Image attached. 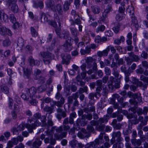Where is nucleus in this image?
<instances>
[{
    "mask_svg": "<svg viewBox=\"0 0 148 148\" xmlns=\"http://www.w3.org/2000/svg\"><path fill=\"white\" fill-rule=\"evenodd\" d=\"M63 128L64 131H67L69 129L70 127L68 125H64L56 129L57 133L55 134L54 136L57 140H61L66 136L67 132H63Z\"/></svg>",
    "mask_w": 148,
    "mask_h": 148,
    "instance_id": "1",
    "label": "nucleus"
},
{
    "mask_svg": "<svg viewBox=\"0 0 148 148\" xmlns=\"http://www.w3.org/2000/svg\"><path fill=\"white\" fill-rule=\"evenodd\" d=\"M37 92V89L34 86L29 88H26L25 90V93L21 95V97L24 100L28 101L29 97L32 99Z\"/></svg>",
    "mask_w": 148,
    "mask_h": 148,
    "instance_id": "2",
    "label": "nucleus"
},
{
    "mask_svg": "<svg viewBox=\"0 0 148 148\" xmlns=\"http://www.w3.org/2000/svg\"><path fill=\"white\" fill-rule=\"evenodd\" d=\"M93 57L90 56L87 57L85 59V62L87 64V68L90 69L92 66L93 69L96 70L97 69V64L95 62L97 59L95 58V56Z\"/></svg>",
    "mask_w": 148,
    "mask_h": 148,
    "instance_id": "3",
    "label": "nucleus"
},
{
    "mask_svg": "<svg viewBox=\"0 0 148 148\" xmlns=\"http://www.w3.org/2000/svg\"><path fill=\"white\" fill-rule=\"evenodd\" d=\"M41 55L43 58V61L45 64H50L51 60L53 58L54 56L53 54L48 52H41Z\"/></svg>",
    "mask_w": 148,
    "mask_h": 148,
    "instance_id": "4",
    "label": "nucleus"
},
{
    "mask_svg": "<svg viewBox=\"0 0 148 148\" xmlns=\"http://www.w3.org/2000/svg\"><path fill=\"white\" fill-rule=\"evenodd\" d=\"M129 56L125 57L126 62L128 65H130L133 61H137L139 59L138 56L135 55L132 52L128 53Z\"/></svg>",
    "mask_w": 148,
    "mask_h": 148,
    "instance_id": "5",
    "label": "nucleus"
},
{
    "mask_svg": "<svg viewBox=\"0 0 148 148\" xmlns=\"http://www.w3.org/2000/svg\"><path fill=\"white\" fill-rule=\"evenodd\" d=\"M71 39V37H69L68 39L66 40L65 43L63 45L64 49L66 52H69L72 49Z\"/></svg>",
    "mask_w": 148,
    "mask_h": 148,
    "instance_id": "6",
    "label": "nucleus"
},
{
    "mask_svg": "<svg viewBox=\"0 0 148 148\" xmlns=\"http://www.w3.org/2000/svg\"><path fill=\"white\" fill-rule=\"evenodd\" d=\"M40 124V122L38 120H36L34 122V124H32V125L29 124L26 125V127L28 129V130L30 133L33 132V129L35 128L36 127L39 126Z\"/></svg>",
    "mask_w": 148,
    "mask_h": 148,
    "instance_id": "7",
    "label": "nucleus"
},
{
    "mask_svg": "<svg viewBox=\"0 0 148 148\" xmlns=\"http://www.w3.org/2000/svg\"><path fill=\"white\" fill-rule=\"evenodd\" d=\"M121 132H114L112 134V138L111 140V142L112 144H113L115 142V138H117L116 140L118 142L120 141L121 140Z\"/></svg>",
    "mask_w": 148,
    "mask_h": 148,
    "instance_id": "8",
    "label": "nucleus"
},
{
    "mask_svg": "<svg viewBox=\"0 0 148 148\" xmlns=\"http://www.w3.org/2000/svg\"><path fill=\"white\" fill-rule=\"evenodd\" d=\"M100 144L99 140L98 139H96L94 141L87 143L85 145V148L93 147L95 148L97 147L98 145Z\"/></svg>",
    "mask_w": 148,
    "mask_h": 148,
    "instance_id": "9",
    "label": "nucleus"
},
{
    "mask_svg": "<svg viewBox=\"0 0 148 148\" xmlns=\"http://www.w3.org/2000/svg\"><path fill=\"white\" fill-rule=\"evenodd\" d=\"M28 61L29 65L32 66H38L40 63V61L37 60H35L32 56H30L29 58Z\"/></svg>",
    "mask_w": 148,
    "mask_h": 148,
    "instance_id": "10",
    "label": "nucleus"
},
{
    "mask_svg": "<svg viewBox=\"0 0 148 148\" xmlns=\"http://www.w3.org/2000/svg\"><path fill=\"white\" fill-rule=\"evenodd\" d=\"M24 45V40L22 38H18L17 42V49L18 51H21Z\"/></svg>",
    "mask_w": 148,
    "mask_h": 148,
    "instance_id": "11",
    "label": "nucleus"
},
{
    "mask_svg": "<svg viewBox=\"0 0 148 148\" xmlns=\"http://www.w3.org/2000/svg\"><path fill=\"white\" fill-rule=\"evenodd\" d=\"M46 5L47 7L50 8L54 12L56 11V9L54 1L52 0H49L47 2Z\"/></svg>",
    "mask_w": 148,
    "mask_h": 148,
    "instance_id": "12",
    "label": "nucleus"
},
{
    "mask_svg": "<svg viewBox=\"0 0 148 148\" xmlns=\"http://www.w3.org/2000/svg\"><path fill=\"white\" fill-rule=\"evenodd\" d=\"M107 40V38L105 37H101L99 35L97 36L95 38V41L96 43H99L101 42H104Z\"/></svg>",
    "mask_w": 148,
    "mask_h": 148,
    "instance_id": "13",
    "label": "nucleus"
},
{
    "mask_svg": "<svg viewBox=\"0 0 148 148\" xmlns=\"http://www.w3.org/2000/svg\"><path fill=\"white\" fill-rule=\"evenodd\" d=\"M114 82V78L112 76H111L109 78V80L107 84L110 90H112L114 87L113 84Z\"/></svg>",
    "mask_w": 148,
    "mask_h": 148,
    "instance_id": "14",
    "label": "nucleus"
},
{
    "mask_svg": "<svg viewBox=\"0 0 148 148\" xmlns=\"http://www.w3.org/2000/svg\"><path fill=\"white\" fill-rule=\"evenodd\" d=\"M53 104L58 107H62L64 103L65 100L64 97H61L60 101L57 102L52 101Z\"/></svg>",
    "mask_w": 148,
    "mask_h": 148,
    "instance_id": "15",
    "label": "nucleus"
},
{
    "mask_svg": "<svg viewBox=\"0 0 148 148\" xmlns=\"http://www.w3.org/2000/svg\"><path fill=\"white\" fill-rule=\"evenodd\" d=\"M109 119V116L108 115H106L104 116L103 118H100L97 121L98 125L99 124H101L105 122H107L108 119Z\"/></svg>",
    "mask_w": 148,
    "mask_h": 148,
    "instance_id": "16",
    "label": "nucleus"
},
{
    "mask_svg": "<svg viewBox=\"0 0 148 148\" xmlns=\"http://www.w3.org/2000/svg\"><path fill=\"white\" fill-rule=\"evenodd\" d=\"M46 133L47 136H49L50 137V143L52 145H54L56 143V140L53 138L52 132H51L49 130H48L46 132Z\"/></svg>",
    "mask_w": 148,
    "mask_h": 148,
    "instance_id": "17",
    "label": "nucleus"
},
{
    "mask_svg": "<svg viewBox=\"0 0 148 148\" xmlns=\"http://www.w3.org/2000/svg\"><path fill=\"white\" fill-rule=\"evenodd\" d=\"M112 74L115 78L118 79H120L122 77L121 75H119V71L116 68H114L113 69Z\"/></svg>",
    "mask_w": 148,
    "mask_h": 148,
    "instance_id": "18",
    "label": "nucleus"
},
{
    "mask_svg": "<svg viewBox=\"0 0 148 148\" xmlns=\"http://www.w3.org/2000/svg\"><path fill=\"white\" fill-rule=\"evenodd\" d=\"M0 20L6 22L8 20V15L3 11H0Z\"/></svg>",
    "mask_w": 148,
    "mask_h": 148,
    "instance_id": "19",
    "label": "nucleus"
},
{
    "mask_svg": "<svg viewBox=\"0 0 148 148\" xmlns=\"http://www.w3.org/2000/svg\"><path fill=\"white\" fill-rule=\"evenodd\" d=\"M112 10L111 6L108 5L106 9L104 10L102 16L104 18H106L108 14Z\"/></svg>",
    "mask_w": 148,
    "mask_h": 148,
    "instance_id": "20",
    "label": "nucleus"
},
{
    "mask_svg": "<svg viewBox=\"0 0 148 148\" xmlns=\"http://www.w3.org/2000/svg\"><path fill=\"white\" fill-rule=\"evenodd\" d=\"M131 18L132 22V25L134 26L137 29L139 27L137 20L136 19L135 17L133 16V15L131 17Z\"/></svg>",
    "mask_w": 148,
    "mask_h": 148,
    "instance_id": "21",
    "label": "nucleus"
},
{
    "mask_svg": "<svg viewBox=\"0 0 148 148\" xmlns=\"http://www.w3.org/2000/svg\"><path fill=\"white\" fill-rule=\"evenodd\" d=\"M70 29L71 34L74 37H76L79 35V33L75 27H70Z\"/></svg>",
    "mask_w": 148,
    "mask_h": 148,
    "instance_id": "22",
    "label": "nucleus"
},
{
    "mask_svg": "<svg viewBox=\"0 0 148 148\" xmlns=\"http://www.w3.org/2000/svg\"><path fill=\"white\" fill-rule=\"evenodd\" d=\"M130 93L131 94V95H132V97L134 98V99L130 100V103L134 105L137 104L138 103V102L136 101L135 100L136 99L138 98L139 96L136 94H134L132 95V93L131 92H130Z\"/></svg>",
    "mask_w": 148,
    "mask_h": 148,
    "instance_id": "23",
    "label": "nucleus"
},
{
    "mask_svg": "<svg viewBox=\"0 0 148 148\" xmlns=\"http://www.w3.org/2000/svg\"><path fill=\"white\" fill-rule=\"evenodd\" d=\"M133 82L135 84H137L139 86H143L145 88H146L147 86L146 85H143L142 82L138 81V80L135 77H132Z\"/></svg>",
    "mask_w": 148,
    "mask_h": 148,
    "instance_id": "24",
    "label": "nucleus"
},
{
    "mask_svg": "<svg viewBox=\"0 0 148 148\" xmlns=\"http://www.w3.org/2000/svg\"><path fill=\"white\" fill-rule=\"evenodd\" d=\"M59 37L62 38L66 39V40L68 39L69 37H70L69 36V32L66 31H63L60 36H59Z\"/></svg>",
    "mask_w": 148,
    "mask_h": 148,
    "instance_id": "25",
    "label": "nucleus"
},
{
    "mask_svg": "<svg viewBox=\"0 0 148 148\" xmlns=\"http://www.w3.org/2000/svg\"><path fill=\"white\" fill-rule=\"evenodd\" d=\"M24 75L27 77V78H29V76L32 73V70L28 69L27 68H23Z\"/></svg>",
    "mask_w": 148,
    "mask_h": 148,
    "instance_id": "26",
    "label": "nucleus"
},
{
    "mask_svg": "<svg viewBox=\"0 0 148 148\" xmlns=\"http://www.w3.org/2000/svg\"><path fill=\"white\" fill-rule=\"evenodd\" d=\"M125 16V14L124 13H118L116 17V20L118 21H120L124 19Z\"/></svg>",
    "mask_w": 148,
    "mask_h": 148,
    "instance_id": "27",
    "label": "nucleus"
},
{
    "mask_svg": "<svg viewBox=\"0 0 148 148\" xmlns=\"http://www.w3.org/2000/svg\"><path fill=\"white\" fill-rule=\"evenodd\" d=\"M91 8L92 12L94 14H97L100 12V9L97 6H92Z\"/></svg>",
    "mask_w": 148,
    "mask_h": 148,
    "instance_id": "28",
    "label": "nucleus"
},
{
    "mask_svg": "<svg viewBox=\"0 0 148 148\" xmlns=\"http://www.w3.org/2000/svg\"><path fill=\"white\" fill-rule=\"evenodd\" d=\"M11 43V41L9 38H7L3 40L2 44L3 47H8L10 45Z\"/></svg>",
    "mask_w": 148,
    "mask_h": 148,
    "instance_id": "29",
    "label": "nucleus"
},
{
    "mask_svg": "<svg viewBox=\"0 0 148 148\" xmlns=\"http://www.w3.org/2000/svg\"><path fill=\"white\" fill-rule=\"evenodd\" d=\"M105 26L103 25H99L96 29V32L97 33H99L100 32H103L105 29Z\"/></svg>",
    "mask_w": 148,
    "mask_h": 148,
    "instance_id": "30",
    "label": "nucleus"
},
{
    "mask_svg": "<svg viewBox=\"0 0 148 148\" xmlns=\"http://www.w3.org/2000/svg\"><path fill=\"white\" fill-rule=\"evenodd\" d=\"M48 18L45 13L42 12L41 14V22L42 23H45L47 22Z\"/></svg>",
    "mask_w": 148,
    "mask_h": 148,
    "instance_id": "31",
    "label": "nucleus"
},
{
    "mask_svg": "<svg viewBox=\"0 0 148 148\" xmlns=\"http://www.w3.org/2000/svg\"><path fill=\"white\" fill-rule=\"evenodd\" d=\"M11 10L14 13H17L18 11V6L15 3H13L12 5Z\"/></svg>",
    "mask_w": 148,
    "mask_h": 148,
    "instance_id": "32",
    "label": "nucleus"
},
{
    "mask_svg": "<svg viewBox=\"0 0 148 148\" xmlns=\"http://www.w3.org/2000/svg\"><path fill=\"white\" fill-rule=\"evenodd\" d=\"M70 3L68 1H65L63 5V9L64 11H68L69 9V6L70 5Z\"/></svg>",
    "mask_w": 148,
    "mask_h": 148,
    "instance_id": "33",
    "label": "nucleus"
},
{
    "mask_svg": "<svg viewBox=\"0 0 148 148\" xmlns=\"http://www.w3.org/2000/svg\"><path fill=\"white\" fill-rule=\"evenodd\" d=\"M42 141L39 140V138H37L36 140L33 143V146L35 148H38V146H40L42 144Z\"/></svg>",
    "mask_w": 148,
    "mask_h": 148,
    "instance_id": "34",
    "label": "nucleus"
},
{
    "mask_svg": "<svg viewBox=\"0 0 148 148\" xmlns=\"http://www.w3.org/2000/svg\"><path fill=\"white\" fill-rule=\"evenodd\" d=\"M1 90L2 92L5 94H8L10 92L9 88L7 86L5 85H3L1 86Z\"/></svg>",
    "mask_w": 148,
    "mask_h": 148,
    "instance_id": "35",
    "label": "nucleus"
},
{
    "mask_svg": "<svg viewBox=\"0 0 148 148\" xmlns=\"http://www.w3.org/2000/svg\"><path fill=\"white\" fill-rule=\"evenodd\" d=\"M120 26V23H118L114 27H113L112 29L115 33H117L119 32Z\"/></svg>",
    "mask_w": 148,
    "mask_h": 148,
    "instance_id": "36",
    "label": "nucleus"
},
{
    "mask_svg": "<svg viewBox=\"0 0 148 148\" xmlns=\"http://www.w3.org/2000/svg\"><path fill=\"white\" fill-rule=\"evenodd\" d=\"M56 10L58 11L59 14H62L63 10L62 9V5L60 4H58L56 6Z\"/></svg>",
    "mask_w": 148,
    "mask_h": 148,
    "instance_id": "37",
    "label": "nucleus"
},
{
    "mask_svg": "<svg viewBox=\"0 0 148 148\" xmlns=\"http://www.w3.org/2000/svg\"><path fill=\"white\" fill-rule=\"evenodd\" d=\"M127 11L130 15L132 14V15H133V14L134 13V8L132 6H129L128 8L127 9Z\"/></svg>",
    "mask_w": 148,
    "mask_h": 148,
    "instance_id": "38",
    "label": "nucleus"
},
{
    "mask_svg": "<svg viewBox=\"0 0 148 148\" xmlns=\"http://www.w3.org/2000/svg\"><path fill=\"white\" fill-rule=\"evenodd\" d=\"M41 121L42 123V125L43 126H46L47 125L46 123V117L45 116H42L41 117Z\"/></svg>",
    "mask_w": 148,
    "mask_h": 148,
    "instance_id": "39",
    "label": "nucleus"
},
{
    "mask_svg": "<svg viewBox=\"0 0 148 148\" xmlns=\"http://www.w3.org/2000/svg\"><path fill=\"white\" fill-rule=\"evenodd\" d=\"M6 28L1 26L0 25V34L1 35H4L6 34Z\"/></svg>",
    "mask_w": 148,
    "mask_h": 148,
    "instance_id": "40",
    "label": "nucleus"
},
{
    "mask_svg": "<svg viewBox=\"0 0 148 148\" xmlns=\"http://www.w3.org/2000/svg\"><path fill=\"white\" fill-rule=\"evenodd\" d=\"M43 110L45 112H48L50 114L53 112V109L50 107L47 106L44 108Z\"/></svg>",
    "mask_w": 148,
    "mask_h": 148,
    "instance_id": "41",
    "label": "nucleus"
},
{
    "mask_svg": "<svg viewBox=\"0 0 148 148\" xmlns=\"http://www.w3.org/2000/svg\"><path fill=\"white\" fill-rule=\"evenodd\" d=\"M34 6L36 8L39 7L41 9L43 8L44 5L42 2V1H40L38 3V4H37L35 2H34Z\"/></svg>",
    "mask_w": 148,
    "mask_h": 148,
    "instance_id": "42",
    "label": "nucleus"
},
{
    "mask_svg": "<svg viewBox=\"0 0 148 148\" xmlns=\"http://www.w3.org/2000/svg\"><path fill=\"white\" fill-rule=\"evenodd\" d=\"M42 73V71L39 69H36L34 71V75L35 76V79H38V75H40Z\"/></svg>",
    "mask_w": 148,
    "mask_h": 148,
    "instance_id": "43",
    "label": "nucleus"
},
{
    "mask_svg": "<svg viewBox=\"0 0 148 148\" xmlns=\"http://www.w3.org/2000/svg\"><path fill=\"white\" fill-rule=\"evenodd\" d=\"M57 111L58 114L56 115V117L58 119V120H60L62 117L61 116L60 114H61V113L62 112V110L60 108H58L57 109Z\"/></svg>",
    "mask_w": 148,
    "mask_h": 148,
    "instance_id": "44",
    "label": "nucleus"
},
{
    "mask_svg": "<svg viewBox=\"0 0 148 148\" xmlns=\"http://www.w3.org/2000/svg\"><path fill=\"white\" fill-rule=\"evenodd\" d=\"M82 118L83 119H88V120H91L92 118V116L91 114H89L87 115H83L82 116Z\"/></svg>",
    "mask_w": 148,
    "mask_h": 148,
    "instance_id": "45",
    "label": "nucleus"
},
{
    "mask_svg": "<svg viewBox=\"0 0 148 148\" xmlns=\"http://www.w3.org/2000/svg\"><path fill=\"white\" fill-rule=\"evenodd\" d=\"M7 72L8 74L10 77V80L11 79V78L12 77L14 76V75H13L14 73L13 72L12 70L11 69H8L7 70Z\"/></svg>",
    "mask_w": 148,
    "mask_h": 148,
    "instance_id": "46",
    "label": "nucleus"
},
{
    "mask_svg": "<svg viewBox=\"0 0 148 148\" xmlns=\"http://www.w3.org/2000/svg\"><path fill=\"white\" fill-rule=\"evenodd\" d=\"M20 130L18 128L14 127L12 130V132L13 133L14 135H18Z\"/></svg>",
    "mask_w": 148,
    "mask_h": 148,
    "instance_id": "47",
    "label": "nucleus"
},
{
    "mask_svg": "<svg viewBox=\"0 0 148 148\" xmlns=\"http://www.w3.org/2000/svg\"><path fill=\"white\" fill-rule=\"evenodd\" d=\"M140 79L147 84L148 82V77H146L143 75H142L140 77Z\"/></svg>",
    "mask_w": 148,
    "mask_h": 148,
    "instance_id": "48",
    "label": "nucleus"
},
{
    "mask_svg": "<svg viewBox=\"0 0 148 148\" xmlns=\"http://www.w3.org/2000/svg\"><path fill=\"white\" fill-rule=\"evenodd\" d=\"M97 95H100L99 93H95V94L94 93H91L89 94L88 98L90 99H94V97H97Z\"/></svg>",
    "mask_w": 148,
    "mask_h": 148,
    "instance_id": "49",
    "label": "nucleus"
},
{
    "mask_svg": "<svg viewBox=\"0 0 148 148\" xmlns=\"http://www.w3.org/2000/svg\"><path fill=\"white\" fill-rule=\"evenodd\" d=\"M31 31L32 36L36 37L38 35V33L33 27H31Z\"/></svg>",
    "mask_w": 148,
    "mask_h": 148,
    "instance_id": "50",
    "label": "nucleus"
},
{
    "mask_svg": "<svg viewBox=\"0 0 148 148\" xmlns=\"http://www.w3.org/2000/svg\"><path fill=\"white\" fill-rule=\"evenodd\" d=\"M105 128V125L104 124H100L98 125L96 127L97 130L99 131H101L103 130Z\"/></svg>",
    "mask_w": 148,
    "mask_h": 148,
    "instance_id": "51",
    "label": "nucleus"
},
{
    "mask_svg": "<svg viewBox=\"0 0 148 148\" xmlns=\"http://www.w3.org/2000/svg\"><path fill=\"white\" fill-rule=\"evenodd\" d=\"M9 19L13 23H14L16 21V18L13 14H11L10 15Z\"/></svg>",
    "mask_w": 148,
    "mask_h": 148,
    "instance_id": "52",
    "label": "nucleus"
},
{
    "mask_svg": "<svg viewBox=\"0 0 148 148\" xmlns=\"http://www.w3.org/2000/svg\"><path fill=\"white\" fill-rule=\"evenodd\" d=\"M104 71L106 75H110L111 73V70L109 67H106L105 68Z\"/></svg>",
    "mask_w": 148,
    "mask_h": 148,
    "instance_id": "53",
    "label": "nucleus"
},
{
    "mask_svg": "<svg viewBox=\"0 0 148 148\" xmlns=\"http://www.w3.org/2000/svg\"><path fill=\"white\" fill-rule=\"evenodd\" d=\"M10 51L9 50H8L4 52V53L2 55L3 57L6 58L8 57L10 54Z\"/></svg>",
    "mask_w": 148,
    "mask_h": 148,
    "instance_id": "54",
    "label": "nucleus"
},
{
    "mask_svg": "<svg viewBox=\"0 0 148 148\" xmlns=\"http://www.w3.org/2000/svg\"><path fill=\"white\" fill-rule=\"evenodd\" d=\"M48 23L49 25H51L54 27H56L57 26V23L55 21L49 20Z\"/></svg>",
    "mask_w": 148,
    "mask_h": 148,
    "instance_id": "55",
    "label": "nucleus"
},
{
    "mask_svg": "<svg viewBox=\"0 0 148 148\" xmlns=\"http://www.w3.org/2000/svg\"><path fill=\"white\" fill-rule=\"evenodd\" d=\"M131 72H127L125 74V79L126 82H127L129 81V76L130 75Z\"/></svg>",
    "mask_w": 148,
    "mask_h": 148,
    "instance_id": "56",
    "label": "nucleus"
},
{
    "mask_svg": "<svg viewBox=\"0 0 148 148\" xmlns=\"http://www.w3.org/2000/svg\"><path fill=\"white\" fill-rule=\"evenodd\" d=\"M47 125L45 126V127H48L49 126H52L53 125V123L51 119H49L47 122Z\"/></svg>",
    "mask_w": 148,
    "mask_h": 148,
    "instance_id": "57",
    "label": "nucleus"
},
{
    "mask_svg": "<svg viewBox=\"0 0 148 148\" xmlns=\"http://www.w3.org/2000/svg\"><path fill=\"white\" fill-rule=\"evenodd\" d=\"M108 49H109V52L110 50L112 53H115L116 52V49L113 46L111 45L107 47Z\"/></svg>",
    "mask_w": 148,
    "mask_h": 148,
    "instance_id": "58",
    "label": "nucleus"
},
{
    "mask_svg": "<svg viewBox=\"0 0 148 148\" xmlns=\"http://www.w3.org/2000/svg\"><path fill=\"white\" fill-rule=\"evenodd\" d=\"M105 34L106 36L108 37L112 36L113 35V32L110 30L106 31L105 32Z\"/></svg>",
    "mask_w": 148,
    "mask_h": 148,
    "instance_id": "59",
    "label": "nucleus"
},
{
    "mask_svg": "<svg viewBox=\"0 0 148 148\" xmlns=\"http://www.w3.org/2000/svg\"><path fill=\"white\" fill-rule=\"evenodd\" d=\"M141 144V141L139 140H136L135 139L133 141L132 144L134 145H136L138 146H140Z\"/></svg>",
    "mask_w": 148,
    "mask_h": 148,
    "instance_id": "60",
    "label": "nucleus"
},
{
    "mask_svg": "<svg viewBox=\"0 0 148 148\" xmlns=\"http://www.w3.org/2000/svg\"><path fill=\"white\" fill-rule=\"evenodd\" d=\"M41 114L40 113H37L34 115L33 119L34 120L38 119L40 118Z\"/></svg>",
    "mask_w": 148,
    "mask_h": 148,
    "instance_id": "61",
    "label": "nucleus"
},
{
    "mask_svg": "<svg viewBox=\"0 0 148 148\" xmlns=\"http://www.w3.org/2000/svg\"><path fill=\"white\" fill-rule=\"evenodd\" d=\"M103 133H101L99 135V138H97V139H98L99 140L100 143H103L104 142L103 140Z\"/></svg>",
    "mask_w": 148,
    "mask_h": 148,
    "instance_id": "62",
    "label": "nucleus"
},
{
    "mask_svg": "<svg viewBox=\"0 0 148 148\" xmlns=\"http://www.w3.org/2000/svg\"><path fill=\"white\" fill-rule=\"evenodd\" d=\"M77 142L76 140H73L71 141L70 142V144L71 145L72 147L74 148L77 144Z\"/></svg>",
    "mask_w": 148,
    "mask_h": 148,
    "instance_id": "63",
    "label": "nucleus"
},
{
    "mask_svg": "<svg viewBox=\"0 0 148 148\" xmlns=\"http://www.w3.org/2000/svg\"><path fill=\"white\" fill-rule=\"evenodd\" d=\"M25 50L26 51H32L33 50V49L32 47L29 45H27L25 47Z\"/></svg>",
    "mask_w": 148,
    "mask_h": 148,
    "instance_id": "64",
    "label": "nucleus"
}]
</instances>
